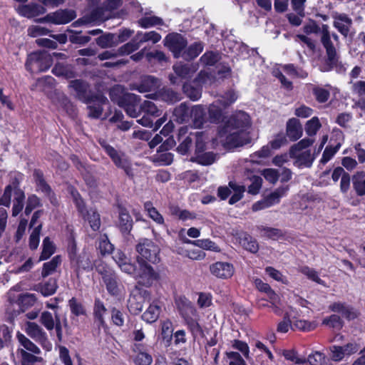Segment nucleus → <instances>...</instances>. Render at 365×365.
I'll return each instance as SVG.
<instances>
[{
    "instance_id": "1",
    "label": "nucleus",
    "mask_w": 365,
    "mask_h": 365,
    "mask_svg": "<svg viewBox=\"0 0 365 365\" xmlns=\"http://www.w3.org/2000/svg\"><path fill=\"white\" fill-rule=\"evenodd\" d=\"M250 125V115L245 112L239 110L232 114L220 130V136L225 137L223 143L225 147L230 149L245 145V132Z\"/></svg>"
},
{
    "instance_id": "2",
    "label": "nucleus",
    "mask_w": 365,
    "mask_h": 365,
    "mask_svg": "<svg viewBox=\"0 0 365 365\" xmlns=\"http://www.w3.org/2000/svg\"><path fill=\"white\" fill-rule=\"evenodd\" d=\"M138 255L136 257L138 263L151 262L156 264L160 262V248L151 240L140 239L135 247Z\"/></svg>"
},
{
    "instance_id": "3",
    "label": "nucleus",
    "mask_w": 365,
    "mask_h": 365,
    "mask_svg": "<svg viewBox=\"0 0 365 365\" xmlns=\"http://www.w3.org/2000/svg\"><path fill=\"white\" fill-rule=\"evenodd\" d=\"M68 87L74 91L75 98L86 104L92 103L95 98L101 102L105 101L103 94L93 92L90 89L89 83L82 79L70 81Z\"/></svg>"
},
{
    "instance_id": "4",
    "label": "nucleus",
    "mask_w": 365,
    "mask_h": 365,
    "mask_svg": "<svg viewBox=\"0 0 365 365\" xmlns=\"http://www.w3.org/2000/svg\"><path fill=\"white\" fill-rule=\"evenodd\" d=\"M53 65V58L50 50H40L30 53L26 66L36 67L38 71H47Z\"/></svg>"
},
{
    "instance_id": "5",
    "label": "nucleus",
    "mask_w": 365,
    "mask_h": 365,
    "mask_svg": "<svg viewBox=\"0 0 365 365\" xmlns=\"http://www.w3.org/2000/svg\"><path fill=\"white\" fill-rule=\"evenodd\" d=\"M312 51L315 58L324 61L322 71H329L336 66L339 61V56L335 47H309Z\"/></svg>"
},
{
    "instance_id": "6",
    "label": "nucleus",
    "mask_w": 365,
    "mask_h": 365,
    "mask_svg": "<svg viewBox=\"0 0 365 365\" xmlns=\"http://www.w3.org/2000/svg\"><path fill=\"white\" fill-rule=\"evenodd\" d=\"M234 193L229 200L230 205H234L240 201L244 196L245 192V186L237 184L234 181H230L228 187L220 186L217 189V196L222 200H226L231 194V191Z\"/></svg>"
},
{
    "instance_id": "7",
    "label": "nucleus",
    "mask_w": 365,
    "mask_h": 365,
    "mask_svg": "<svg viewBox=\"0 0 365 365\" xmlns=\"http://www.w3.org/2000/svg\"><path fill=\"white\" fill-rule=\"evenodd\" d=\"M141 118L137 122L145 127L152 128L153 118H158L161 115L162 111L158 108L155 104L149 101H144L140 105Z\"/></svg>"
},
{
    "instance_id": "8",
    "label": "nucleus",
    "mask_w": 365,
    "mask_h": 365,
    "mask_svg": "<svg viewBox=\"0 0 365 365\" xmlns=\"http://www.w3.org/2000/svg\"><path fill=\"white\" fill-rule=\"evenodd\" d=\"M138 264V269L135 277L138 284L148 287L159 279L160 274L148 262Z\"/></svg>"
},
{
    "instance_id": "9",
    "label": "nucleus",
    "mask_w": 365,
    "mask_h": 365,
    "mask_svg": "<svg viewBox=\"0 0 365 365\" xmlns=\"http://www.w3.org/2000/svg\"><path fill=\"white\" fill-rule=\"evenodd\" d=\"M102 146L104 148L106 153L112 159L115 166L120 169H123L127 176H128L129 178H133V173L130 163L125 157V155L123 154L120 153L113 147L106 143L102 144Z\"/></svg>"
},
{
    "instance_id": "10",
    "label": "nucleus",
    "mask_w": 365,
    "mask_h": 365,
    "mask_svg": "<svg viewBox=\"0 0 365 365\" xmlns=\"http://www.w3.org/2000/svg\"><path fill=\"white\" fill-rule=\"evenodd\" d=\"M198 67L197 64H183L178 63L173 65V69L175 75L170 74L169 80L172 84H178V78L182 80L190 79L197 71Z\"/></svg>"
},
{
    "instance_id": "11",
    "label": "nucleus",
    "mask_w": 365,
    "mask_h": 365,
    "mask_svg": "<svg viewBox=\"0 0 365 365\" xmlns=\"http://www.w3.org/2000/svg\"><path fill=\"white\" fill-rule=\"evenodd\" d=\"M26 326V332L31 338L39 343L47 351L51 349V344L48 341L46 333L38 324L28 322Z\"/></svg>"
},
{
    "instance_id": "12",
    "label": "nucleus",
    "mask_w": 365,
    "mask_h": 365,
    "mask_svg": "<svg viewBox=\"0 0 365 365\" xmlns=\"http://www.w3.org/2000/svg\"><path fill=\"white\" fill-rule=\"evenodd\" d=\"M359 345L355 342H350L344 346L333 345L329 347L330 359L334 361H340L345 356H350L358 351Z\"/></svg>"
},
{
    "instance_id": "13",
    "label": "nucleus",
    "mask_w": 365,
    "mask_h": 365,
    "mask_svg": "<svg viewBox=\"0 0 365 365\" xmlns=\"http://www.w3.org/2000/svg\"><path fill=\"white\" fill-rule=\"evenodd\" d=\"M103 281L108 292L112 296H118L120 294V280L115 272L106 269L100 272Z\"/></svg>"
},
{
    "instance_id": "14",
    "label": "nucleus",
    "mask_w": 365,
    "mask_h": 365,
    "mask_svg": "<svg viewBox=\"0 0 365 365\" xmlns=\"http://www.w3.org/2000/svg\"><path fill=\"white\" fill-rule=\"evenodd\" d=\"M140 97L134 93H126L120 107L123 108L127 115L131 118L140 115Z\"/></svg>"
},
{
    "instance_id": "15",
    "label": "nucleus",
    "mask_w": 365,
    "mask_h": 365,
    "mask_svg": "<svg viewBox=\"0 0 365 365\" xmlns=\"http://www.w3.org/2000/svg\"><path fill=\"white\" fill-rule=\"evenodd\" d=\"M160 86L161 81L159 78L153 76H144L141 77L138 83L132 85V89L140 93H146L158 91Z\"/></svg>"
},
{
    "instance_id": "16",
    "label": "nucleus",
    "mask_w": 365,
    "mask_h": 365,
    "mask_svg": "<svg viewBox=\"0 0 365 365\" xmlns=\"http://www.w3.org/2000/svg\"><path fill=\"white\" fill-rule=\"evenodd\" d=\"M288 187H279L276 189L274 192H271L267 197L261 202H257L252 206L254 211H257L262 209L267 208L274 204L278 203L279 199L282 197L287 191Z\"/></svg>"
},
{
    "instance_id": "17",
    "label": "nucleus",
    "mask_w": 365,
    "mask_h": 365,
    "mask_svg": "<svg viewBox=\"0 0 365 365\" xmlns=\"http://www.w3.org/2000/svg\"><path fill=\"white\" fill-rule=\"evenodd\" d=\"M147 97L169 103H174L180 99V95L177 92L168 87H163L160 89L158 88V91L147 96Z\"/></svg>"
},
{
    "instance_id": "18",
    "label": "nucleus",
    "mask_w": 365,
    "mask_h": 365,
    "mask_svg": "<svg viewBox=\"0 0 365 365\" xmlns=\"http://www.w3.org/2000/svg\"><path fill=\"white\" fill-rule=\"evenodd\" d=\"M72 267L78 276L81 270L91 271L93 269V262L91 259L90 255L83 251L72 262H71Z\"/></svg>"
},
{
    "instance_id": "19",
    "label": "nucleus",
    "mask_w": 365,
    "mask_h": 365,
    "mask_svg": "<svg viewBox=\"0 0 365 365\" xmlns=\"http://www.w3.org/2000/svg\"><path fill=\"white\" fill-rule=\"evenodd\" d=\"M187 131V128L183 127L178 130V140L181 142L177 148V151L181 155L187 154L193 143L194 133H190L188 135L185 136Z\"/></svg>"
},
{
    "instance_id": "20",
    "label": "nucleus",
    "mask_w": 365,
    "mask_h": 365,
    "mask_svg": "<svg viewBox=\"0 0 365 365\" xmlns=\"http://www.w3.org/2000/svg\"><path fill=\"white\" fill-rule=\"evenodd\" d=\"M133 221L125 207H119L118 227L123 235H128L133 228Z\"/></svg>"
},
{
    "instance_id": "21",
    "label": "nucleus",
    "mask_w": 365,
    "mask_h": 365,
    "mask_svg": "<svg viewBox=\"0 0 365 365\" xmlns=\"http://www.w3.org/2000/svg\"><path fill=\"white\" fill-rule=\"evenodd\" d=\"M161 39L160 34L155 31L149 32H138L133 38V43H127L124 46H135V44L142 43H157Z\"/></svg>"
},
{
    "instance_id": "22",
    "label": "nucleus",
    "mask_w": 365,
    "mask_h": 365,
    "mask_svg": "<svg viewBox=\"0 0 365 365\" xmlns=\"http://www.w3.org/2000/svg\"><path fill=\"white\" fill-rule=\"evenodd\" d=\"M175 58H182L190 61L197 57L202 51V47H170Z\"/></svg>"
},
{
    "instance_id": "23",
    "label": "nucleus",
    "mask_w": 365,
    "mask_h": 365,
    "mask_svg": "<svg viewBox=\"0 0 365 365\" xmlns=\"http://www.w3.org/2000/svg\"><path fill=\"white\" fill-rule=\"evenodd\" d=\"M18 13L26 18H33L46 13V9L40 4L31 3L19 5L17 9Z\"/></svg>"
},
{
    "instance_id": "24",
    "label": "nucleus",
    "mask_w": 365,
    "mask_h": 365,
    "mask_svg": "<svg viewBox=\"0 0 365 365\" xmlns=\"http://www.w3.org/2000/svg\"><path fill=\"white\" fill-rule=\"evenodd\" d=\"M76 17V13L73 9H59L55 12L50 13L48 18L53 19L54 24H66Z\"/></svg>"
},
{
    "instance_id": "25",
    "label": "nucleus",
    "mask_w": 365,
    "mask_h": 365,
    "mask_svg": "<svg viewBox=\"0 0 365 365\" xmlns=\"http://www.w3.org/2000/svg\"><path fill=\"white\" fill-rule=\"evenodd\" d=\"M334 26L344 36L349 34L352 20L345 14H336L333 16Z\"/></svg>"
},
{
    "instance_id": "26",
    "label": "nucleus",
    "mask_w": 365,
    "mask_h": 365,
    "mask_svg": "<svg viewBox=\"0 0 365 365\" xmlns=\"http://www.w3.org/2000/svg\"><path fill=\"white\" fill-rule=\"evenodd\" d=\"M303 133L302 124L297 118H292L287 123L286 134L291 141H297Z\"/></svg>"
},
{
    "instance_id": "27",
    "label": "nucleus",
    "mask_w": 365,
    "mask_h": 365,
    "mask_svg": "<svg viewBox=\"0 0 365 365\" xmlns=\"http://www.w3.org/2000/svg\"><path fill=\"white\" fill-rule=\"evenodd\" d=\"M207 111L202 105L194 106L190 110V119L196 128H200L207 122Z\"/></svg>"
},
{
    "instance_id": "28",
    "label": "nucleus",
    "mask_w": 365,
    "mask_h": 365,
    "mask_svg": "<svg viewBox=\"0 0 365 365\" xmlns=\"http://www.w3.org/2000/svg\"><path fill=\"white\" fill-rule=\"evenodd\" d=\"M329 308L334 312L341 313L349 321L357 318L359 316V312L354 308L344 303L334 302Z\"/></svg>"
},
{
    "instance_id": "29",
    "label": "nucleus",
    "mask_w": 365,
    "mask_h": 365,
    "mask_svg": "<svg viewBox=\"0 0 365 365\" xmlns=\"http://www.w3.org/2000/svg\"><path fill=\"white\" fill-rule=\"evenodd\" d=\"M149 296L148 291H143V295L140 293L132 294L128 299V309L133 314H138L143 307L145 298Z\"/></svg>"
},
{
    "instance_id": "30",
    "label": "nucleus",
    "mask_w": 365,
    "mask_h": 365,
    "mask_svg": "<svg viewBox=\"0 0 365 365\" xmlns=\"http://www.w3.org/2000/svg\"><path fill=\"white\" fill-rule=\"evenodd\" d=\"M210 272L220 278H229L233 274V267L228 262H217L210 266Z\"/></svg>"
},
{
    "instance_id": "31",
    "label": "nucleus",
    "mask_w": 365,
    "mask_h": 365,
    "mask_svg": "<svg viewBox=\"0 0 365 365\" xmlns=\"http://www.w3.org/2000/svg\"><path fill=\"white\" fill-rule=\"evenodd\" d=\"M108 314V309L103 302L99 299H96L93 305V317L98 327H106L105 316Z\"/></svg>"
},
{
    "instance_id": "32",
    "label": "nucleus",
    "mask_w": 365,
    "mask_h": 365,
    "mask_svg": "<svg viewBox=\"0 0 365 365\" xmlns=\"http://www.w3.org/2000/svg\"><path fill=\"white\" fill-rule=\"evenodd\" d=\"M34 178L38 190H41L50 199L53 196V192L51 187L47 184L43 178V174L40 170H35L34 171Z\"/></svg>"
},
{
    "instance_id": "33",
    "label": "nucleus",
    "mask_w": 365,
    "mask_h": 365,
    "mask_svg": "<svg viewBox=\"0 0 365 365\" xmlns=\"http://www.w3.org/2000/svg\"><path fill=\"white\" fill-rule=\"evenodd\" d=\"M190 110L186 103H182L175 108L173 115L179 123H188L190 120Z\"/></svg>"
},
{
    "instance_id": "34",
    "label": "nucleus",
    "mask_w": 365,
    "mask_h": 365,
    "mask_svg": "<svg viewBox=\"0 0 365 365\" xmlns=\"http://www.w3.org/2000/svg\"><path fill=\"white\" fill-rule=\"evenodd\" d=\"M54 82L55 79L53 77L46 76L37 79L31 86V89L35 91L46 93L53 87Z\"/></svg>"
},
{
    "instance_id": "35",
    "label": "nucleus",
    "mask_w": 365,
    "mask_h": 365,
    "mask_svg": "<svg viewBox=\"0 0 365 365\" xmlns=\"http://www.w3.org/2000/svg\"><path fill=\"white\" fill-rule=\"evenodd\" d=\"M353 188L358 196L365 195V171H358L351 178Z\"/></svg>"
},
{
    "instance_id": "36",
    "label": "nucleus",
    "mask_w": 365,
    "mask_h": 365,
    "mask_svg": "<svg viewBox=\"0 0 365 365\" xmlns=\"http://www.w3.org/2000/svg\"><path fill=\"white\" fill-rule=\"evenodd\" d=\"M202 88L193 81L185 82L182 86L184 93L192 101L198 100L202 96Z\"/></svg>"
},
{
    "instance_id": "37",
    "label": "nucleus",
    "mask_w": 365,
    "mask_h": 365,
    "mask_svg": "<svg viewBox=\"0 0 365 365\" xmlns=\"http://www.w3.org/2000/svg\"><path fill=\"white\" fill-rule=\"evenodd\" d=\"M103 98L105 99V101H100L98 99L93 100L92 103L87 104V109L88 110V115L91 118L98 119L101 117L103 113V105L106 104L108 102V99L103 95Z\"/></svg>"
},
{
    "instance_id": "38",
    "label": "nucleus",
    "mask_w": 365,
    "mask_h": 365,
    "mask_svg": "<svg viewBox=\"0 0 365 365\" xmlns=\"http://www.w3.org/2000/svg\"><path fill=\"white\" fill-rule=\"evenodd\" d=\"M222 107L215 101L208 107L209 120L212 123H219L222 120Z\"/></svg>"
},
{
    "instance_id": "39",
    "label": "nucleus",
    "mask_w": 365,
    "mask_h": 365,
    "mask_svg": "<svg viewBox=\"0 0 365 365\" xmlns=\"http://www.w3.org/2000/svg\"><path fill=\"white\" fill-rule=\"evenodd\" d=\"M291 158L296 159L294 165L297 167H307L310 168L315 159L314 155H311L310 150L304 151L299 154L297 153V157H290Z\"/></svg>"
},
{
    "instance_id": "40",
    "label": "nucleus",
    "mask_w": 365,
    "mask_h": 365,
    "mask_svg": "<svg viewBox=\"0 0 365 365\" xmlns=\"http://www.w3.org/2000/svg\"><path fill=\"white\" fill-rule=\"evenodd\" d=\"M160 307L155 303L150 304L147 310L143 314L142 319L151 324L156 322L160 316Z\"/></svg>"
},
{
    "instance_id": "41",
    "label": "nucleus",
    "mask_w": 365,
    "mask_h": 365,
    "mask_svg": "<svg viewBox=\"0 0 365 365\" xmlns=\"http://www.w3.org/2000/svg\"><path fill=\"white\" fill-rule=\"evenodd\" d=\"M216 158L217 155L213 152H202L192 156L190 160L202 165H210L216 160Z\"/></svg>"
},
{
    "instance_id": "42",
    "label": "nucleus",
    "mask_w": 365,
    "mask_h": 365,
    "mask_svg": "<svg viewBox=\"0 0 365 365\" xmlns=\"http://www.w3.org/2000/svg\"><path fill=\"white\" fill-rule=\"evenodd\" d=\"M13 192L14 195V199L12 207V215L15 217L18 215L23 210L25 200V193L24 191L21 189H17V190Z\"/></svg>"
},
{
    "instance_id": "43",
    "label": "nucleus",
    "mask_w": 365,
    "mask_h": 365,
    "mask_svg": "<svg viewBox=\"0 0 365 365\" xmlns=\"http://www.w3.org/2000/svg\"><path fill=\"white\" fill-rule=\"evenodd\" d=\"M187 41L185 35L178 33H171L164 39V46H187Z\"/></svg>"
},
{
    "instance_id": "44",
    "label": "nucleus",
    "mask_w": 365,
    "mask_h": 365,
    "mask_svg": "<svg viewBox=\"0 0 365 365\" xmlns=\"http://www.w3.org/2000/svg\"><path fill=\"white\" fill-rule=\"evenodd\" d=\"M139 47H120L118 52L106 51L98 55L100 60H106L118 56H123L124 54H129L136 51Z\"/></svg>"
},
{
    "instance_id": "45",
    "label": "nucleus",
    "mask_w": 365,
    "mask_h": 365,
    "mask_svg": "<svg viewBox=\"0 0 365 365\" xmlns=\"http://www.w3.org/2000/svg\"><path fill=\"white\" fill-rule=\"evenodd\" d=\"M237 97L238 96L236 92L232 89H230L220 95L217 101L223 108H226L235 103Z\"/></svg>"
},
{
    "instance_id": "46",
    "label": "nucleus",
    "mask_w": 365,
    "mask_h": 365,
    "mask_svg": "<svg viewBox=\"0 0 365 365\" xmlns=\"http://www.w3.org/2000/svg\"><path fill=\"white\" fill-rule=\"evenodd\" d=\"M122 4V0H106L102 5L101 7L98 8L93 12V15H98L100 18L103 11H113L119 8Z\"/></svg>"
},
{
    "instance_id": "47",
    "label": "nucleus",
    "mask_w": 365,
    "mask_h": 365,
    "mask_svg": "<svg viewBox=\"0 0 365 365\" xmlns=\"http://www.w3.org/2000/svg\"><path fill=\"white\" fill-rule=\"evenodd\" d=\"M308 361L310 365H332L331 359L327 358L323 353L315 351L310 354L306 362Z\"/></svg>"
},
{
    "instance_id": "48",
    "label": "nucleus",
    "mask_w": 365,
    "mask_h": 365,
    "mask_svg": "<svg viewBox=\"0 0 365 365\" xmlns=\"http://www.w3.org/2000/svg\"><path fill=\"white\" fill-rule=\"evenodd\" d=\"M138 23L142 28L145 29L158 25L161 26L164 24L163 20L160 17L154 15L142 16L138 19Z\"/></svg>"
},
{
    "instance_id": "49",
    "label": "nucleus",
    "mask_w": 365,
    "mask_h": 365,
    "mask_svg": "<svg viewBox=\"0 0 365 365\" xmlns=\"http://www.w3.org/2000/svg\"><path fill=\"white\" fill-rule=\"evenodd\" d=\"M16 337L21 345L26 350L34 354H39L41 353L40 349L23 334L18 332Z\"/></svg>"
},
{
    "instance_id": "50",
    "label": "nucleus",
    "mask_w": 365,
    "mask_h": 365,
    "mask_svg": "<svg viewBox=\"0 0 365 365\" xmlns=\"http://www.w3.org/2000/svg\"><path fill=\"white\" fill-rule=\"evenodd\" d=\"M83 215L84 217L86 215L87 220L93 231H97L100 229L101 218L100 215L96 212V210L92 209L90 210H86Z\"/></svg>"
},
{
    "instance_id": "51",
    "label": "nucleus",
    "mask_w": 365,
    "mask_h": 365,
    "mask_svg": "<svg viewBox=\"0 0 365 365\" xmlns=\"http://www.w3.org/2000/svg\"><path fill=\"white\" fill-rule=\"evenodd\" d=\"M127 93H124V90L121 86L116 85L110 88L109 91V96L110 100L117 103L119 106L123 101V99Z\"/></svg>"
},
{
    "instance_id": "52",
    "label": "nucleus",
    "mask_w": 365,
    "mask_h": 365,
    "mask_svg": "<svg viewBox=\"0 0 365 365\" xmlns=\"http://www.w3.org/2000/svg\"><path fill=\"white\" fill-rule=\"evenodd\" d=\"M240 244L246 250L252 253H256L259 250L257 240L247 234H245L244 237L240 239Z\"/></svg>"
},
{
    "instance_id": "53",
    "label": "nucleus",
    "mask_w": 365,
    "mask_h": 365,
    "mask_svg": "<svg viewBox=\"0 0 365 365\" xmlns=\"http://www.w3.org/2000/svg\"><path fill=\"white\" fill-rule=\"evenodd\" d=\"M61 257L57 255L52 258V259L48 262L43 264L41 275L43 277H46L53 272L56 267L61 264Z\"/></svg>"
},
{
    "instance_id": "54",
    "label": "nucleus",
    "mask_w": 365,
    "mask_h": 365,
    "mask_svg": "<svg viewBox=\"0 0 365 365\" xmlns=\"http://www.w3.org/2000/svg\"><path fill=\"white\" fill-rule=\"evenodd\" d=\"M195 142V154L194 155L200 153L205 152L206 148L205 137L203 132L194 133L193 143Z\"/></svg>"
},
{
    "instance_id": "55",
    "label": "nucleus",
    "mask_w": 365,
    "mask_h": 365,
    "mask_svg": "<svg viewBox=\"0 0 365 365\" xmlns=\"http://www.w3.org/2000/svg\"><path fill=\"white\" fill-rule=\"evenodd\" d=\"M19 352L21 357V365H33L34 363L41 362L43 360L41 357L36 356L34 354L29 353L23 349H19Z\"/></svg>"
},
{
    "instance_id": "56",
    "label": "nucleus",
    "mask_w": 365,
    "mask_h": 365,
    "mask_svg": "<svg viewBox=\"0 0 365 365\" xmlns=\"http://www.w3.org/2000/svg\"><path fill=\"white\" fill-rule=\"evenodd\" d=\"M314 143V140L310 138H304L296 144L292 145L289 148V157H297V153L303 149H305Z\"/></svg>"
},
{
    "instance_id": "57",
    "label": "nucleus",
    "mask_w": 365,
    "mask_h": 365,
    "mask_svg": "<svg viewBox=\"0 0 365 365\" xmlns=\"http://www.w3.org/2000/svg\"><path fill=\"white\" fill-rule=\"evenodd\" d=\"M55 247L48 237L44 238L43 241V250L40 256V260H46L49 258L54 252Z\"/></svg>"
},
{
    "instance_id": "58",
    "label": "nucleus",
    "mask_w": 365,
    "mask_h": 365,
    "mask_svg": "<svg viewBox=\"0 0 365 365\" xmlns=\"http://www.w3.org/2000/svg\"><path fill=\"white\" fill-rule=\"evenodd\" d=\"M322 324L336 330H340L344 326L343 320L336 314H331L329 317L325 318Z\"/></svg>"
},
{
    "instance_id": "59",
    "label": "nucleus",
    "mask_w": 365,
    "mask_h": 365,
    "mask_svg": "<svg viewBox=\"0 0 365 365\" xmlns=\"http://www.w3.org/2000/svg\"><path fill=\"white\" fill-rule=\"evenodd\" d=\"M185 320L194 339H195L198 335H202L203 334L201 327L195 319H194L192 317H187L185 318Z\"/></svg>"
},
{
    "instance_id": "60",
    "label": "nucleus",
    "mask_w": 365,
    "mask_h": 365,
    "mask_svg": "<svg viewBox=\"0 0 365 365\" xmlns=\"http://www.w3.org/2000/svg\"><path fill=\"white\" fill-rule=\"evenodd\" d=\"M36 301V298L34 294L26 293L19 295L18 298V303L21 307L28 309L32 307Z\"/></svg>"
},
{
    "instance_id": "61",
    "label": "nucleus",
    "mask_w": 365,
    "mask_h": 365,
    "mask_svg": "<svg viewBox=\"0 0 365 365\" xmlns=\"http://www.w3.org/2000/svg\"><path fill=\"white\" fill-rule=\"evenodd\" d=\"M68 305L71 309V312L75 316H81L86 314V309L83 305L77 300L75 297H72L68 301Z\"/></svg>"
},
{
    "instance_id": "62",
    "label": "nucleus",
    "mask_w": 365,
    "mask_h": 365,
    "mask_svg": "<svg viewBox=\"0 0 365 365\" xmlns=\"http://www.w3.org/2000/svg\"><path fill=\"white\" fill-rule=\"evenodd\" d=\"M57 287L56 280L51 278L41 287L40 291L43 296H50L56 292Z\"/></svg>"
},
{
    "instance_id": "63",
    "label": "nucleus",
    "mask_w": 365,
    "mask_h": 365,
    "mask_svg": "<svg viewBox=\"0 0 365 365\" xmlns=\"http://www.w3.org/2000/svg\"><path fill=\"white\" fill-rule=\"evenodd\" d=\"M220 58V56L217 52L207 51L201 56L200 61L205 66H213Z\"/></svg>"
},
{
    "instance_id": "64",
    "label": "nucleus",
    "mask_w": 365,
    "mask_h": 365,
    "mask_svg": "<svg viewBox=\"0 0 365 365\" xmlns=\"http://www.w3.org/2000/svg\"><path fill=\"white\" fill-rule=\"evenodd\" d=\"M55 319L49 312H43L40 317V322L46 329L51 331L54 329Z\"/></svg>"
}]
</instances>
